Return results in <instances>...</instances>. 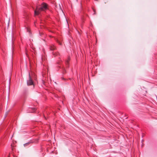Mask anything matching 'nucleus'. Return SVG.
I'll list each match as a JSON object with an SVG mask.
<instances>
[{
	"label": "nucleus",
	"mask_w": 157,
	"mask_h": 157,
	"mask_svg": "<svg viewBox=\"0 0 157 157\" xmlns=\"http://www.w3.org/2000/svg\"><path fill=\"white\" fill-rule=\"evenodd\" d=\"M93 10H94V14H95V10L94 9H93Z\"/></svg>",
	"instance_id": "obj_8"
},
{
	"label": "nucleus",
	"mask_w": 157,
	"mask_h": 157,
	"mask_svg": "<svg viewBox=\"0 0 157 157\" xmlns=\"http://www.w3.org/2000/svg\"><path fill=\"white\" fill-rule=\"evenodd\" d=\"M31 143H32V142H29L28 143H27L24 144V147H26L27 145H29V144Z\"/></svg>",
	"instance_id": "obj_4"
},
{
	"label": "nucleus",
	"mask_w": 157,
	"mask_h": 157,
	"mask_svg": "<svg viewBox=\"0 0 157 157\" xmlns=\"http://www.w3.org/2000/svg\"><path fill=\"white\" fill-rule=\"evenodd\" d=\"M47 8V5L45 3H43L41 7L39 8L37 7L36 10L34 11L35 15H39L41 11H44L46 10Z\"/></svg>",
	"instance_id": "obj_1"
},
{
	"label": "nucleus",
	"mask_w": 157,
	"mask_h": 157,
	"mask_svg": "<svg viewBox=\"0 0 157 157\" xmlns=\"http://www.w3.org/2000/svg\"><path fill=\"white\" fill-rule=\"evenodd\" d=\"M32 110H33V111H28V112H28V113H29V112L32 113V112H33V111H34V110H35V109H32Z\"/></svg>",
	"instance_id": "obj_7"
},
{
	"label": "nucleus",
	"mask_w": 157,
	"mask_h": 157,
	"mask_svg": "<svg viewBox=\"0 0 157 157\" xmlns=\"http://www.w3.org/2000/svg\"><path fill=\"white\" fill-rule=\"evenodd\" d=\"M66 65L67 66L68 64H69V60H67V61H66Z\"/></svg>",
	"instance_id": "obj_5"
},
{
	"label": "nucleus",
	"mask_w": 157,
	"mask_h": 157,
	"mask_svg": "<svg viewBox=\"0 0 157 157\" xmlns=\"http://www.w3.org/2000/svg\"><path fill=\"white\" fill-rule=\"evenodd\" d=\"M27 83L28 86L33 85V81L32 79V78L31 77L29 73V77L27 81Z\"/></svg>",
	"instance_id": "obj_2"
},
{
	"label": "nucleus",
	"mask_w": 157,
	"mask_h": 157,
	"mask_svg": "<svg viewBox=\"0 0 157 157\" xmlns=\"http://www.w3.org/2000/svg\"><path fill=\"white\" fill-rule=\"evenodd\" d=\"M63 74L65 73H66V71L65 69L64 68L63 70Z\"/></svg>",
	"instance_id": "obj_6"
},
{
	"label": "nucleus",
	"mask_w": 157,
	"mask_h": 157,
	"mask_svg": "<svg viewBox=\"0 0 157 157\" xmlns=\"http://www.w3.org/2000/svg\"><path fill=\"white\" fill-rule=\"evenodd\" d=\"M50 48L51 50H53L55 49L56 47L54 45H52L50 47Z\"/></svg>",
	"instance_id": "obj_3"
}]
</instances>
